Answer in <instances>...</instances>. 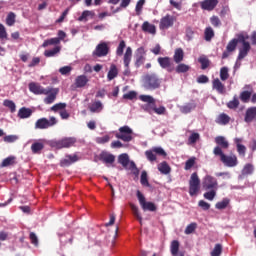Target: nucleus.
I'll return each mask as SVG.
<instances>
[{
  "instance_id": "f257e3e1",
  "label": "nucleus",
  "mask_w": 256,
  "mask_h": 256,
  "mask_svg": "<svg viewBox=\"0 0 256 256\" xmlns=\"http://www.w3.org/2000/svg\"><path fill=\"white\" fill-rule=\"evenodd\" d=\"M213 153L216 157H220V161L221 163H223V165H225V167H237V165L239 164L236 155H225V153H223V150H221V147H215Z\"/></svg>"
},
{
  "instance_id": "f03ea898",
  "label": "nucleus",
  "mask_w": 256,
  "mask_h": 256,
  "mask_svg": "<svg viewBox=\"0 0 256 256\" xmlns=\"http://www.w3.org/2000/svg\"><path fill=\"white\" fill-rule=\"evenodd\" d=\"M118 163L124 167V169H131L133 175H139V168H137V165L134 161L129 160V154L123 153L118 156Z\"/></svg>"
},
{
  "instance_id": "7ed1b4c3",
  "label": "nucleus",
  "mask_w": 256,
  "mask_h": 256,
  "mask_svg": "<svg viewBox=\"0 0 256 256\" xmlns=\"http://www.w3.org/2000/svg\"><path fill=\"white\" fill-rule=\"evenodd\" d=\"M200 189H201V180L199 179V175H197V172H194L191 174V177L189 180L190 197H195V195L199 193Z\"/></svg>"
},
{
  "instance_id": "20e7f679",
  "label": "nucleus",
  "mask_w": 256,
  "mask_h": 256,
  "mask_svg": "<svg viewBox=\"0 0 256 256\" xmlns=\"http://www.w3.org/2000/svg\"><path fill=\"white\" fill-rule=\"evenodd\" d=\"M116 139L129 143L133 141V130L129 126H122L119 128V133L115 135Z\"/></svg>"
},
{
  "instance_id": "39448f33",
  "label": "nucleus",
  "mask_w": 256,
  "mask_h": 256,
  "mask_svg": "<svg viewBox=\"0 0 256 256\" xmlns=\"http://www.w3.org/2000/svg\"><path fill=\"white\" fill-rule=\"evenodd\" d=\"M144 87L146 89H159L161 81L155 74H148L144 77Z\"/></svg>"
},
{
  "instance_id": "423d86ee",
  "label": "nucleus",
  "mask_w": 256,
  "mask_h": 256,
  "mask_svg": "<svg viewBox=\"0 0 256 256\" xmlns=\"http://www.w3.org/2000/svg\"><path fill=\"white\" fill-rule=\"evenodd\" d=\"M136 195L143 211H152V212L157 211V206L155 205V203L147 202V200L145 199V195H143L141 191L138 190L136 192Z\"/></svg>"
},
{
  "instance_id": "0eeeda50",
  "label": "nucleus",
  "mask_w": 256,
  "mask_h": 256,
  "mask_svg": "<svg viewBox=\"0 0 256 256\" xmlns=\"http://www.w3.org/2000/svg\"><path fill=\"white\" fill-rule=\"evenodd\" d=\"M57 125V118L51 116L50 119L40 118L35 122V129H49V127H54Z\"/></svg>"
},
{
  "instance_id": "6e6552de",
  "label": "nucleus",
  "mask_w": 256,
  "mask_h": 256,
  "mask_svg": "<svg viewBox=\"0 0 256 256\" xmlns=\"http://www.w3.org/2000/svg\"><path fill=\"white\" fill-rule=\"evenodd\" d=\"M202 187L205 189V191L209 190H217L219 189V183L217 182V179L211 175H206L202 182Z\"/></svg>"
},
{
  "instance_id": "1a4fd4ad",
  "label": "nucleus",
  "mask_w": 256,
  "mask_h": 256,
  "mask_svg": "<svg viewBox=\"0 0 256 256\" xmlns=\"http://www.w3.org/2000/svg\"><path fill=\"white\" fill-rule=\"evenodd\" d=\"M75 143H77V139L73 137H69V138H63L61 140L54 141L52 145L56 149H65V148L67 149L69 147H73Z\"/></svg>"
},
{
  "instance_id": "9d476101",
  "label": "nucleus",
  "mask_w": 256,
  "mask_h": 256,
  "mask_svg": "<svg viewBox=\"0 0 256 256\" xmlns=\"http://www.w3.org/2000/svg\"><path fill=\"white\" fill-rule=\"evenodd\" d=\"M146 55H147V52L145 51L144 47H140L136 50L134 55V59H135L134 65L136 69H139L141 65L145 64V61L147 59Z\"/></svg>"
},
{
  "instance_id": "9b49d317",
  "label": "nucleus",
  "mask_w": 256,
  "mask_h": 256,
  "mask_svg": "<svg viewBox=\"0 0 256 256\" xmlns=\"http://www.w3.org/2000/svg\"><path fill=\"white\" fill-rule=\"evenodd\" d=\"M175 21H177V18L175 16H172L171 14H166L160 19L159 29H169L170 27H173V25H175Z\"/></svg>"
},
{
  "instance_id": "f8f14e48",
  "label": "nucleus",
  "mask_w": 256,
  "mask_h": 256,
  "mask_svg": "<svg viewBox=\"0 0 256 256\" xmlns=\"http://www.w3.org/2000/svg\"><path fill=\"white\" fill-rule=\"evenodd\" d=\"M157 61L160 65V67L162 69H166V71H168V73H173V71H175V66L173 65V61L168 56L159 57L157 59Z\"/></svg>"
},
{
  "instance_id": "ddd939ff",
  "label": "nucleus",
  "mask_w": 256,
  "mask_h": 256,
  "mask_svg": "<svg viewBox=\"0 0 256 256\" xmlns=\"http://www.w3.org/2000/svg\"><path fill=\"white\" fill-rule=\"evenodd\" d=\"M92 55L93 57H107L109 55V46L105 42L98 44Z\"/></svg>"
},
{
  "instance_id": "4468645a",
  "label": "nucleus",
  "mask_w": 256,
  "mask_h": 256,
  "mask_svg": "<svg viewBox=\"0 0 256 256\" xmlns=\"http://www.w3.org/2000/svg\"><path fill=\"white\" fill-rule=\"evenodd\" d=\"M29 91H31V93H34V95H49V93L51 92V90H47V88H43V86L35 82H31L29 84Z\"/></svg>"
},
{
  "instance_id": "2eb2a0df",
  "label": "nucleus",
  "mask_w": 256,
  "mask_h": 256,
  "mask_svg": "<svg viewBox=\"0 0 256 256\" xmlns=\"http://www.w3.org/2000/svg\"><path fill=\"white\" fill-rule=\"evenodd\" d=\"M46 91H50V92L46 94L48 96L44 98V103L46 105H51V103H54L55 99H57V95L59 94V89L48 87L46 88Z\"/></svg>"
},
{
  "instance_id": "dca6fc26",
  "label": "nucleus",
  "mask_w": 256,
  "mask_h": 256,
  "mask_svg": "<svg viewBox=\"0 0 256 256\" xmlns=\"http://www.w3.org/2000/svg\"><path fill=\"white\" fill-rule=\"evenodd\" d=\"M219 5V0H204L200 2V7L203 11H213Z\"/></svg>"
},
{
  "instance_id": "f3484780",
  "label": "nucleus",
  "mask_w": 256,
  "mask_h": 256,
  "mask_svg": "<svg viewBox=\"0 0 256 256\" xmlns=\"http://www.w3.org/2000/svg\"><path fill=\"white\" fill-rule=\"evenodd\" d=\"M249 51H251V43L242 44L239 48L237 61H243V59L249 55Z\"/></svg>"
},
{
  "instance_id": "a211bd4d",
  "label": "nucleus",
  "mask_w": 256,
  "mask_h": 256,
  "mask_svg": "<svg viewBox=\"0 0 256 256\" xmlns=\"http://www.w3.org/2000/svg\"><path fill=\"white\" fill-rule=\"evenodd\" d=\"M212 89L217 91L220 95H225V84L222 83L219 78H215L212 81Z\"/></svg>"
},
{
  "instance_id": "6ab92c4d",
  "label": "nucleus",
  "mask_w": 256,
  "mask_h": 256,
  "mask_svg": "<svg viewBox=\"0 0 256 256\" xmlns=\"http://www.w3.org/2000/svg\"><path fill=\"white\" fill-rule=\"evenodd\" d=\"M77 155H66L64 159L60 161V167H69L73 163H77Z\"/></svg>"
},
{
  "instance_id": "aec40b11",
  "label": "nucleus",
  "mask_w": 256,
  "mask_h": 256,
  "mask_svg": "<svg viewBox=\"0 0 256 256\" xmlns=\"http://www.w3.org/2000/svg\"><path fill=\"white\" fill-rule=\"evenodd\" d=\"M256 117V107H250L246 110L245 116H244V121L245 123H253V120Z\"/></svg>"
},
{
  "instance_id": "412c9836",
  "label": "nucleus",
  "mask_w": 256,
  "mask_h": 256,
  "mask_svg": "<svg viewBox=\"0 0 256 256\" xmlns=\"http://www.w3.org/2000/svg\"><path fill=\"white\" fill-rule=\"evenodd\" d=\"M100 161H102V163L113 165V163H115V155L108 152H102L100 154Z\"/></svg>"
},
{
  "instance_id": "4be33fe9",
  "label": "nucleus",
  "mask_w": 256,
  "mask_h": 256,
  "mask_svg": "<svg viewBox=\"0 0 256 256\" xmlns=\"http://www.w3.org/2000/svg\"><path fill=\"white\" fill-rule=\"evenodd\" d=\"M215 143L216 147H220L221 151H223V149H229V141H227V138H225L224 136H217L215 138Z\"/></svg>"
},
{
  "instance_id": "5701e85b",
  "label": "nucleus",
  "mask_w": 256,
  "mask_h": 256,
  "mask_svg": "<svg viewBox=\"0 0 256 256\" xmlns=\"http://www.w3.org/2000/svg\"><path fill=\"white\" fill-rule=\"evenodd\" d=\"M87 83H89V78H87L86 75L77 76L75 79V87H77V89L85 87Z\"/></svg>"
},
{
  "instance_id": "b1692460",
  "label": "nucleus",
  "mask_w": 256,
  "mask_h": 256,
  "mask_svg": "<svg viewBox=\"0 0 256 256\" xmlns=\"http://www.w3.org/2000/svg\"><path fill=\"white\" fill-rule=\"evenodd\" d=\"M31 115H33V110H31V108L21 107L18 110L19 119H29V117H31Z\"/></svg>"
},
{
  "instance_id": "393cba45",
  "label": "nucleus",
  "mask_w": 256,
  "mask_h": 256,
  "mask_svg": "<svg viewBox=\"0 0 256 256\" xmlns=\"http://www.w3.org/2000/svg\"><path fill=\"white\" fill-rule=\"evenodd\" d=\"M183 59H185V52L183 51V48L175 49L174 55H173L174 63L179 64L183 61Z\"/></svg>"
},
{
  "instance_id": "a878e982",
  "label": "nucleus",
  "mask_w": 256,
  "mask_h": 256,
  "mask_svg": "<svg viewBox=\"0 0 256 256\" xmlns=\"http://www.w3.org/2000/svg\"><path fill=\"white\" fill-rule=\"evenodd\" d=\"M118 75H119V68H117V65L111 64L107 74V80L113 81V79H115Z\"/></svg>"
},
{
  "instance_id": "bb28decb",
  "label": "nucleus",
  "mask_w": 256,
  "mask_h": 256,
  "mask_svg": "<svg viewBox=\"0 0 256 256\" xmlns=\"http://www.w3.org/2000/svg\"><path fill=\"white\" fill-rule=\"evenodd\" d=\"M88 109L91 113H101L103 111V103L97 100L88 106Z\"/></svg>"
},
{
  "instance_id": "cd10ccee",
  "label": "nucleus",
  "mask_w": 256,
  "mask_h": 256,
  "mask_svg": "<svg viewBox=\"0 0 256 256\" xmlns=\"http://www.w3.org/2000/svg\"><path fill=\"white\" fill-rule=\"evenodd\" d=\"M197 104L190 102V103H186L183 106H180V113H183L184 115H187L189 113H191V111H194V109H196Z\"/></svg>"
},
{
  "instance_id": "c85d7f7f",
  "label": "nucleus",
  "mask_w": 256,
  "mask_h": 256,
  "mask_svg": "<svg viewBox=\"0 0 256 256\" xmlns=\"http://www.w3.org/2000/svg\"><path fill=\"white\" fill-rule=\"evenodd\" d=\"M132 57H133V49H131V47H127L123 57L124 67H129V65L131 64Z\"/></svg>"
},
{
  "instance_id": "c756f323",
  "label": "nucleus",
  "mask_w": 256,
  "mask_h": 256,
  "mask_svg": "<svg viewBox=\"0 0 256 256\" xmlns=\"http://www.w3.org/2000/svg\"><path fill=\"white\" fill-rule=\"evenodd\" d=\"M142 31H144V33H150L151 35H155L157 29L155 28V25L150 24L146 21L142 24Z\"/></svg>"
},
{
  "instance_id": "7c9ffc66",
  "label": "nucleus",
  "mask_w": 256,
  "mask_h": 256,
  "mask_svg": "<svg viewBox=\"0 0 256 256\" xmlns=\"http://www.w3.org/2000/svg\"><path fill=\"white\" fill-rule=\"evenodd\" d=\"M230 121H231V117H229V115L225 113L220 114L216 119V123L218 125H229Z\"/></svg>"
},
{
  "instance_id": "2f4dec72",
  "label": "nucleus",
  "mask_w": 256,
  "mask_h": 256,
  "mask_svg": "<svg viewBox=\"0 0 256 256\" xmlns=\"http://www.w3.org/2000/svg\"><path fill=\"white\" fill-rule=\"evenodd\" d=\"M158 171L162 173V175H169L171 173V166L166 161H163L158 165Z\"/></svg>"
},
{
  "instance_id": "473e14b6",
  "label": "nucleus",
  "mask_w": 256,
  "mask_h": 256,
  "mask_svg": "<svg viewBox=\"0 0 256 256\" xmlns=\"http://www.w3.org/2000/svg\"><path fill=\"white\" fill-rule=\"evenodd\" d=\"M43 149H45V144H43L42 142H34L31 145V151L34 154H39L41 153V151H43Z\"/></svg>"
},
{
  "instance_id": "72a5a7b5",
  "label": "nucleus",
  "mask_w": 256,
  "mask_h": 256,
  "mask_svg": "<svg viewBox=\"0 0 256 256\" xmlns=\"http://www.w3.org/2000/svg\"><path fill=\"white\" fill-rule=\"evenodd\" d=\"M58 53H61V46H56L51 50H45L44 57H56Z\"/></svg>"
},
{
  "instance_id": "f704fd0d",
  "label": "nucleus",
  "mask_w": 256,
  "mask_h": 256,
  "mask_svg": "<svg viewBox=\"0 0 256 256\" xmlns=\"http://www.w3.org/2000/svg\"><path fill=\"white\" fill-rule=\"evenodd\" d=\"M251 95H253V90H245L240 93V100L242 103H249L251 100Z\"/></svg>"
},
{
  "instance_id": "c9c22d12",
  "label": "nucleus",
  "mask_w": 256,
  "mask_h": 256,
  "mask_svg": "<svg viewBox=\"0 0 256 256\" xmlns=\"http://www.w3.org/2000/svg\"><path fill=\"white\" fill-rule=\"evenodd\" d=\"M3 106L7 107L10 110V113H15L17 111V105H15L13 100L5 99L3 101Z\"/></svg>"
},
{
  "instance_id": "e433bc0d",
  "label": "nucleus",
  "mask_w": 256,
  "mask_h": 256,
  "mask_svg": "<svg viewBox=\"0 0 256 256\" xmlns=\"http://www.w3.org/2000/svg\"><path fill=\"white\" fill-rule=\"evenodd\" d=\"M16 161L17 158L15 156H9L2 161L1 167H10V165H15Z\"/></svg>"
},
{
  "instance_id": "4c0bfd02",
  "label": "nucleus",
  "mask_w": 256,
  "mask_h": 256,
  "mask_svg": "<svg viewBox=\"0 0 256 256\" xmlns=\"http://www.w3.org/2000/svg\"><path fill=\"white\" fill-rule=\"evenodd\" d=\"M179 247H180L179 242L177 240H173L170 244L171 255L173 256L179 255Z\"/></svg>"
},
{
  "instance_id": "58836bf2",
  "label": "nucleus",
  "mask_w": 256,
  "mask_h": 256,
  "mask_svg": "<svg viewBox=\"0 0 256 256\" xmlns=\"http://www.w3.org/2000/svg\"><path fill=\"white\" fill-rule=\"evenodd\" d=\"M198 62L201 64V69L205 71L211 65V61H209V58L207 56H200L198 58Z\"/></svg>"
},
{
  "instance_id": "ea45409f",
  "label": "nucleus",
  "mask_w": 256,
  "mask_h": 256,
  "mask_svg": "<svg viewBox=\"0 0 256 256\" xmlns=\"http://www.w3.org/2000/svg\"><path fill=\"white\" fill-rule=\"evenodd\" d=\"M130 208L134 217H136V219H138V221L141 223L143 221V217H141V214L139 213V207L133 203H130Z\"/></svg>"
},
{
  "instance_id": "a19ab883",
  "label": "nucleus",
  "mask_w": 256,
  "mask_h": 256,
  "mask_svg": "<svg viewBox=\"0 0 256 256\" xmlns=\"http://www.w3.org/2000/svg\"><path fill=\"white\" fill-rule=\"evenodd\" d=\"M228 109H237L240 105L239 98L237 95L233 97L231 101H229L227 104Z\"/></svg>"
},
{
  "instance_id": "79ce46f5",
  "label": "nucleus",
  "mask_w": 256,
  "mask_h": 256,
  "mask_svg": "<svg viewBox=\"0 0 256 256\" xmlns=\"http://www.w3.org/2000/svg\"><path fill=\"white\" fill-rule=\"evenodd\" d=\"M254 171H255V166H253V164L251 163H248L242 169V175H253Z\"/></svg>"
},
{
  "instance_id": "37998d69",
  "label": "nucleus",
  "mask_w": 256,
  "mask_h": 256,
  "mask_svg": "<svg viewBox=\"0 0 256 256\" xmlns=\"http://www.w3.org/2000/svg\"><path fill=\"white\" fill-rule=\"evenodd\" d=\"M16 17L17 15H15V12H10L6 17V25H8V27H13V25H15Z\"/></svg>"
},
{
  "instance_id": "c03bdc74",
  "label": "nucleus",
  "mask_w": 256,
  "mask_h": 256,
  "mask_svg": "<svg viewBox=\"0 0 256 256\" xmlns=\"http://www.w3.org/2000/svg\"><path fill=\"white\" fill-rule=\"evenodd\" d=\"M204 37L205 41H211L215 37V31H213V28L207 27L204 31Z\"/></svg>"
},
{
  "instance_id": "a18cd8bd",
  "label": "nucleus",
  "mask_w": 256,
  "mask_h": 256,
  "mask_svg": "<svg viewBox=\"0 0 256 256\" xmlns=\"http://www.w3.org/2000/svg\"><path fill=\"white\" fill-rule=\"evenodd\" d=\"M176 73H187L189 69H191V66L183 63H179L176 68H174Z\"/></svg>"
},
{
  "instance_id": "49530a36",
  "label": "nucleus",
  "mask_w": 256,
  "mask_h": 256,
  "mask_svg": "<svg viewBox=\"0 0 256 256\" xmlns=\"http://www.w3.org/2000/svg\"><path fill=\"white\" fill-rule=\"evenodd\" d=\"M237 49V38L232 39L226 46L228 53H233Z\"/></svg>"
},
{
  "instance_id": "de8ad7c7",
  "label": "nucleus",
  "mask_w": 256,
  "mask_h": 256,
  "mask_svg": "<svg viewBox=\"0 0 256 256\" xmlns=\"http://www.w3.org/2000/svg\"><path fill=\"white\" fill-rule=\"evenodd\" d=\"M87 17H95V12L89 10L83 11L78 21H87Z\"/></svg>"
},
{
  "instance_id": "09e8293b",
  "label": "nucleus",
  "mask_w": 256,
  "mask_h": 256,
  "mask_svg": "<svg viewBox=\"0 0 256 256\" xmlns=\"http://www.w3.org/2000/svg\"><path fill=\"white\" fill-rule=\"evenodd\" d=\"M140 183L144 187H151V184H149V179L147 178V171H142Z\"/></svg>"
},
{
  "instance_id": "8fccbe9b",
  "label": "nucleus",
  "mask_w": 256,
  "mask_h": 256,
  "mask_svg": "<svg viewBox=\"0 0 256 256\" xmlns=\"http://www.w3.org/2000/svg\"><path fill=\"white\" fill-rule=\"evenodd\" d=\"M59 39L58 38H50L43 42L42 47H49V45H59Z\"/></svg>"
},
{
  "instance_id": "3c124183",
  "label": "nucleus",
  "mask_w": 256,
  "mask_h": 256,
  "mask_svg": "<svg viewBox=\"0 0 256 256\" xmlns=\"http://www.w3.org/2000/svg\"><path fill=\"white\" fill-rule=\"evenodd\" d=\"M220 79L221 81H227V79H229V68L222 67L220 69Z\"/></svg>"
},
{
  "instance_id": "603ef678",
  "label": "nucleus",
  "mask_w": 256,
  "mask_h": 256,
  "mask_svg": "<svg viewBox=\"0 0 256 256\" xmlns=\"http://www.w3.org/2000/svg\"><path fill=\"white\" fill-rule=\"evenodd\" d=\"M146 0H138L135 6L136 15H141L143 13V7Z\"/></svg>"
},
{
  "instance_id": "864d4df0",
  "label": "nucleus",
  "mask_w": 256,
  "mask_h": 256,
  "mask_svg": "<svg viewBox=\"0 0 256 256\" xmlns=\"http://www.w3.org/2000/svg\"><path fill=\"white\" fill-rule=\"evenodd\" d=\"M140 101H143V103H149L150 105H155V98L150 95H140Z\"/></svg>"
},
{
  "instance_id": "5fc2aeb1",
  "label": "nucleus",
  "mask_w": 256,
  "mask_h": 256,
  "mask_svg": "<svg viewBox=\"0 0 256 256\" xmlns=\"http://www.w3.org/2000/svg\"><path fill=\"white\" fill-rule=\"evenodd\" d=\"M67 107V104L66 103H57L55 105H53L51 108H50V111H53L54 113H57V111H63V109H65Z\"/></svg>"
},
{
  "instance_id": "6e6d98bb",
  "label": "nucleus",
  "mask_w": 256,
  "mask_h": 256,
  "mask_svg": "<svg viewBox=\"0 0 256 256\" xmlns=\"http://www.w3.org/2000/svg\"><path fill=\"white\" fill-rule=\"evenodd\" d=\"M145 156H146V159H148V161H150L151 163H153V161H157V155L153 150H147L145 152Z\"/></svg>"
},
{
  "instance_id": "4d7b16f0",
  "label": "nucleus",
  "mask_w": 256,
  "mask_h": 256,
  "mask_svg": "<svg viewBox=\"0 0 256 256\" xmlns=\"http://www.w3.org/2000/svg\"><path fill=\"white\" fill-rule=\"evenodd\" d=\"M195 229H197V223L192 222L186 227L184 233L185 235H191V233H195Z\"/></svg>"
},
{
  "instance_id": "13d9d810",
  "label": "nucleus",
  "mask_w": 256,
  "mask_h": 256,
  "mask_svg": "<svg viewBox=\"0 0 256 256\" xmlns=\"http://www.w3.org/2000/svg\"><path fill=\"white\" fill-rule=\"evenodd\" d=\"M125 47H127L126 44H125V40L120 41V43H119V45L117 47V50H116V55L118 57H122L123 56V51L125 50Z\"/></svg>"
},
{
  "instance_id": "bf43d9fd",
  "label": "nucleus",
  "mask_w": 256,
  "mask_h": 256,
  "mask_svg": "<svg viewBox=\"0 0 256 256\" xmlns=\"http://www.w3.org/2000/svg\"><path fill=\"white\" fill-rule=\"evenodd\" d=\"M221 253H223V246L221 244H216L211 252V256H221Z\"/></svg>"
},
{
  "instance_id": "052dcab7",
  "label": "nucleus",
  "mask_w": 256,
  "mask_h": 256,
  "mask_svg": "<svg viewBox=\"0 0 256 256\" xmlns=\"http://www.w3.org/2000/svg\"><path fill=\"white\" fill-rule=\"evenodd\" d=\"M229 205V199L224 198L222 201L217 202L215 207L216 209H227V206Z\"/></svg>"
},
{
  "instance_id": "680f3d73",
  "label": "nucleus",
  "mask_w": 256,
  "mask_h": 256,
  "mask_svg": "<svg viewBox=\"0 0 256 256\" xmlns=\"http://www.w3.org/2000/svg\"><path fill=\"white\" fill-rule=\"evenodd\" d=\"M216 196H217V190H210L204 193V199H207L208 201H213V199H215Z\"/></svg>"
},
{
  "instance_id": "e2e57ef3",
  "label": "nucleus",
  "mask_w": 256,
  "mask_h": 256,
  "mask_svg": "<svg viewBox=\"0 0 256 256\" xmlns=\"http://www.w3.org/2000/svg\"><path fill=\"white\" fill-rule=\"evenodd\" d=\"M152 151L155 155H159L160 157H167V152H165L161 147H153Z\"/></svg>"
},
{
  "instance_id": "0e129e2a",
  "label": "nucleus",
  "mask_w": 256,
  "mask_h": 256,
  "mask_svg": "<svg viewBox=\"0 0 256 256\" xmlns=\"http://www.w3.org/2000/svg\"><path fill=\"white\" fill-rule=\"evenodd\" d=\"M199 141V133H192L188 138L189 145H193Z\"/></svg>"
},
{
  "instance_id": "69168bd1",
  "label": "nucleus",
  "mask_w": 256,
  "mask_h": 256,
  "mask_svg": "<svg viewBox=\"0 0 256 256\" xmlns=\"http://www.w3.org/2000/svg\"><path fill=\"white\" fill-rule=\"evenodd\" d=\"M247 39H249V35L239 34L238 38H236V41L237 44L241 43V45H245V43H249Z\"/></svg>"
},
{
  "instance_id": "338daca9",
  "label": "nucleus",
  "mask_w": 256,
  "mask_h": 256,
  "mask_svg": "<svg viewBox=\"0 0 256 256\" xmlns=\"http://www.w3.org/2000/svg\"><path fill=\"white\" fill-rule=\"evenodd\" d=\"M195 166V157H192L188 159L185 163V171H189V169L193 168Z\"/></svg>"
},
{
  "instance_id": "774afa93",
  "label": "nucleus",
  "mask_w": 256,
  "mask_h": 256,
  "mask_svg": "<svg viewBox=\"0 0 256 256\" xmlns=\"http://www.w3.org/2000/svg\"><path fill=\"white\" fill-rule=\"evenodd\" d=\"M210 23L213 27H221V19H219V16H212L210 18Z\"/></svg>"
}]
</instances>
